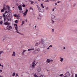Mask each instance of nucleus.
I'll list each match as a JSON object with an SVG mask.
<instances>
[{
	"label": "nucleus",
	"mask_w": 77,
	"mask_h": 77,
	"mask_svg": "<svg viewBox=\"0 0 77 77\" xmlns=\"http://www.w3.org/2000/svg\"><path fill=\"white\" fill-rule=\"evenodd\" d=\"M18 20H16L15 21V23H18Z\"/></svg>",
	"instance_id": "26"
},
{
	"label": "nucleus",
	"mask_w": 77,
	"mask_h": 77,
	"mask_svg": "<svg viewBox=\"0 0 77 77\" xmlns=\"http://www.w3.org/2000/svg\"><path fill=\"white\" fill-rule=\"evenodd\" d=\"M46 10H48V7H47L46 8Z\"/></svg>",
	"instance_id": "45"
},
{
	"label": "nucleus",
	"mask_w": 77,
	"mask_h": 77,
	"mask_svg": "<svg viewBox=\"0 0 77 77\" xmlns=\"http://www.w3.org/2000/svg\"><path fill=\"white\" fill-rule=\"evenodd\" d=\"M51 18L52 19H54V18H55V16L54 15H52L51 16Z\"/></svg>",
	"instance_id": "18"
},
{
	"label": "nucleus",
	"mask_w": 77,
	"mask_h": 77,
	"mask_svg": "<svg viewBox=\"0 0 77 77\" xmlns=\"http://www.w3.org/2000/svg\"><path fill=\"white\" fill-rule=\"evenodd\" d=\"M50 61V62H51V63L53 62V60H51Z\"/></svg>",
	"instance_id": "46"
},
{
	"label": "nucleus",
	"mask_w": 77,
	"mask_h": 77,
	"mask_svg": "<svg viewBox=\"0 0 77 77\" xmlns=\"http://www.w3.org/2000/svg\"><path fill=\"white\" fill-rule=\"evenodd\" d=\"M23 7H25L26 6V5H25L23 4V5H22Z\"/></svg>",
	"instance_id": "39"
},
{
	"label": "nucleus",
	"mask_w": 77,
	"mask_h": 77,
	"mask_svg": "<svg viewBox=\"0 0 77 77\" xmlns=\"http://www.w3.org/2000/svg\"><path fill=\"white\" fill-rule=\"evenodd\" d=\"M44 77V75H41L40 76V77Z\"/></svg>",
	"instance_id": "48"
},
{
	"label": "nucleus",
	"mask_w": 77,
	"mask_h": 77,
	"mask_svg": "<svg viewBox=\"0 0 77 77\" xmlns=\"http://www.w3.org/2000/svg\"><path fill=\"white\" fill-rule=\"evenodd\" d=\"M34 50V48H32L29 49H28V51H31V50Z\"/></svg>",
	"instance_id": "15"
},
{
	"label": "nucleus",
	"mask_w": 77,
	"mask_h": 77,
	"mask_svg": "<svg viewBox=\"0 0 77 77\" xmlns=\"http://www.w3.org/2000/svg\"><path fill=\"white\" fill-rule=\"evenodd\" d=\"M28 0V1H29V2H30L32 1L31 0Z\"/></svg>",
	"instance_id": "58"
},
{
	"label": "nucleus",
	"mask_w": 77,
	"mask_h": 77,
	"mask_svg": "<svg viewBox=\"0 0 77 77\" xmlns=\"http://www.w3.org/2000/svg\"><path fill=\"white\" fill-rule=\"evenodd\" d=\"M18 73H16V77H17V76H18Z\"/></svg>",
	"instance_id": "42"
},
{
	"label": "nucleus",
	"mask_w": 77,
	"mask_h": 77,
	"mask_svg": "<svg viewBox=\"0 0 77 77\" xmlns=\"http://www.w3.org/2000/svg\"><path fill=\"white\" fill-rule=\"evenodd\" d=\"M7 7L8 9V11H10V8H9V6H7Z\"/></svg>",
	"instance_id": "21"
},
{
	"label": "nucleus",
	"mask_w": 77,
	"mask_h": 77,
	"mask_svg": "<svg viewBox=\"0 0 77 77\" xmlns=\"http://www.w3.org/2000/svg\"><path fill=\"white\" fill-rule=\"evenodd\" d=\"M3 9L5 11V10H6L7 9L6 8V6H5V4H4L3 5Z\"/></svg>",
	"instance_id": "10"
},
{
	"label": "nucleus",
	"mask_w": 77,
	"mask_h": 77,
	"mask_svg": "<svg viewBox=\"0 0 77 77\" xmlns=\"http://www.w3.org/2000/svg\"><path fill=\"white\" fill-rule=\"evenodd\" d=\"M46 62H47L48 63H50V60L49 59H48L46 60Z\"/></svg>",
	"instance_id": "14"
},
{
	"label": "nucleus",
	"mask_w": 77,
	"mask_h": 77,
	"mask_svg": "<svg viewBox=\"0 0 77 77\" xmlns=\"http://www.w3.org/2000/svg\"><path fill=\"white\" fill-rule=\"evenodd\" d=\"M45 2H49L48 0H46L45 1Z\"/></svg>",
	"instance_id": "30"
},
{
	"label": "nucleus",
	"mask_w": 77,
	"mask_h": 77,
	"mask_svg": "<svg viewBox=\"0 0 77 77\" xmlns=\"http://www.w3.org/2000/svg\"><path fill=\"white\" fill-rule=\"evenodd\" d=\"M54 29H52V32H54Z\"/></svg>",
	"instance_id": "43"
},
{
	"label": "nucleus",
	"mask_w": 77,
	"mask_h": 77,
	"mask_svg": "<svg viewBox=\"0 0 77 77\" xmlns=\"http://www.w3.org/2000/svg\"><path fill=\"white\" fill-rule=\"evenodd\" d=\"M34 77H38V76H37V75H36L35 74V75H34Z\"/></svg>",
	"instance_id": "41"
},
{
	"label": "nucleus",
	"mask_w": 77,
	"mask_h": 77,
	"mask_svg": "<svg viewBox=\"0 0 77 77\" xmlns=\"http://www.w3.org/2000/svg\"><path fill=\"white\" fill-rule=\"evenodd\" d=\"M19 34H20V35H23V34H22V33H19Z\"/></svg>",
	"instance_id": "47"
},
{
	"label": "nucleus",
	"mask_w": 77,
	"mask_h": 77,
	"mask_svg": "<svg viewBox=\"0 0 77 77\" xmlns=\"http://www.w3.org/2000/svg\"><path fill=\"white\" fill-rule=\"evenodd\" d=\"M7 29L8 30H10L12 29V26H9V25H8L7 27Z\"/></svg>",
	"instance_id": "5"
},
{
	"label": "nucleus",
	"mask_w": 77,
	"mask_h": 77,
	"mask_svg": "<svg viewBox=\"0 0 77 77\" xmlns=\"http://www.w3.org/2000/svg\"><path fill=\"white\" fill-rule=\"evenodd\" d=\"M63 77H66V74L63 75Z\"/></svg>",
	"instance_id": "38"
},
{
	"label": "nucleus",
	"mask_w": 77,
	"mask_h": 77,
	"mask_svg": "<svg viewBox=\"0 0 77 77\" xmlns=\"http://www.w3.org/2000/svg\"><path fill=\"white\" fill-rule=\"evenodd\" d=\"M38 50H37V49H36V50L34 52H32V53H35V51H37V53H38Z\"/></svg>",
	"instance_id": "19"
},
{
	"label": "nucleus",
	"mask_w": 77,
	"mask_h": 77,
	"mask_svg": "<svg viewBox=\"0 0 77 77\" xmlns=\"http://www.w3.org/2000/svg\"><path fill=\"white\" fill-rule=\"evenodd\" d=\"M30 8L31 9H32V10H33V8H32V7H30Z\"/></svg>",
	"instance_id": "50"
},
{
	"label": "nucleus",
	"mask_w": 77,
	"mask_h": 77,
	"mask_svg": "<svg viewBox=\"0 0 77 77\" xmlns=\"http://www.w3.org/2000/svg\"><path fill=\"white\" fill-rule=\"evenodd\" d=\"M4 10L3 9H2V10H1V12H4Z\"/></svg>",
	"instance_id": "29"
},
{
	"label": "nucleus",
	"mask_w": 77,
	"mask_h": 77,
	"mask_svg": "<svg viewBox=\"0 0 77 77\" xmlns=\"http://www.w3.org/2000/svg\"><path fill=\"white\" fill-rule=\"evenodd\" d=\"M44 40H43L42 39V43H44Z\"/></svg>",
	"instance_id": "36"
},
{
	"label": "nucleus",
	"mask_w": 77,
	"mask_h": 77,
	"mask_svg": "<svg viewBox=\"0 0 77 77\" xmlns=\"http://www.w3.org/2000/svg\"><path fill=\"white\" fill-rule=\"evenodd\" d=\"M22 56H24V52H22Z\"/></svg>",
	"instance_id": "35"
},
{
	"label": "nucleus",
	"mask_w": 77,
	"mask_h": 77,
	"mask_svg": "<svg viewBox=\"0 0 77 77\" xmlns=\"http://www.w3.org/2000/svg\"><path fill=\"white\" fill-rule=\"evenodd\" d=\"M27 12H28V10L27 9L26 10V11L23 14V17H26V15H27Z\"/></svg>",
	"instance_id": "4"
},
{
	"label": "nucleus",
	"mask_w": 77,
	"mask_h": 77,
	"mask_svg": "<svg viewBox=\"0 0 77 77\" xmlns=\"http://www.w3.org/2000/svg\"><path fill=\"white\" fill-rule=\"evenodd\" d=\"M0 77H3V76L0 75Z\"/></svg>",
	"instance_id": "63"
},
{
	"label": "nucleus",
	"mask_w": 77,
	"mask_h": 77,
	"mask_svg": "<svg viewBox=\"0 0 77 77\" xmlns=\"http://www.w3.org/2000/svg\"><path fill=\"white\" fill-rule=\"evenodd\" d=\"M22 6L21 5H20L18 6V8H19V9L20 10V11H21L22 10Z\"/></svg>",
	"instance_id": "8"
},
{
	"label": "nucleus",
	"mask_w": 77,
	"mask_h": 77,
	"mask_svg": "<svg viewBox=\"0 0 77 77\" xmlns=\"http://www.w3.org/2000/svg\"><path fill=\"white\" fill-rule=\"evenodd\" d=\"M1 66H2V67H3V66H3V65H1Z\"/></svg>",
	"instance_id": "61"
},
{
	"label": "nucleus",
	"mask_w": 77,
	"mask_h": 77,
	"mask_svg": "<svg viewBox=\"0 0 77 77\" xmlns=\"http://www.w3.org/2000/svg\"><path fill=\"white\" fill-rule=\"evenodd\" d=\"M4 24H5V25H8V26L9 25V24H10V23L8 22H5V23Z\"/></svg>",
	"instance_id": "13"
},
{
	"label": "nucleus",
	"mask_w": 77,
	"mask_h": 77,
	"mask_svg": "<svg viewBox=\"0 0 77 77\" xmlns=\"http://www.w3.org/2000/svg\"><path fill=\"white\" fill-rule=\"evenodd\" d=\"M75 77H77V74H75Z\"/></svg>",
	"instance_id": "53"
},
{
	"label": "nucleus",
	"mask_w": 77,
	"mask_h": 77,
	"mask_svg": "<svg viewBox=\"0 0 77 77\" xmlns=\"http://www.w3.org/2000/svg\"><path fill=\"white\" fill-rule=\"evenodd\" d=\"M75 5H76L75 4H74L73 5V6L74 7L75 6Z\"/></svg>",
	"instance_id": "54"
},
{
	"label": "nucleus",
	"mask_w": 77,
	"mask_h": 77,
	"mask_svg": "<svg viewBox=\"0 0 77 77\" xmlns=\"http://www.w3.org/2000/svg\"><path fill=\"white\" fill-rule=\"evenodd\" d=\"M38 10L40 12H42V10L41 9L40 7L38 8Z\"/></svg>",
	"instance_id": "12"
},
{
	"label": "nucleus",
	"mask_w": 77,
	"mask_h": 77,
	"mask_svg": "<svg viewBox=\"0 0 77 77\" xmlns=\"http://www.w3.org/2000/svg\"><path fill=\"white\" fill-rule=\"evenodd\" d=\"M16 55V54L15 53V52H13V54H12V56H15V55Z\"/></svg>",
	"instance_id": "11"
},
{
	"label": "nucleus",
	"mask_w": 77,
	"mask_h": 77,
	"mask_svg": "<svg viewBox=\"0 0 77 77\" xmlns=\"http://www.w3.org/2000/svg\"><path fill=\"white\" fill-rule=\"evenodd\" d=\"M57 5V3H55V6H56V5Z\"/></svg>",
	"instance_id": "59"
},
{
	"label": "nucleus",
	"mask_w": 77,
	"mask_h": 77,
	"mask_svg": "<svg viewBox=\"0 0 77 77\" xmlns=\"http://www.w3.org/2000/svg\"><path fill=\"white\" fill-rule=\"evenodd\" d=\"M26 51H27L26 50H23V52L24 53V52H26Z\"/></svg>",
	"instance_id": "40"
},
{
	"label": "nucleus",
	"mask_w": 77,
	"mask_h": 77,
	"mask_svg": "<svg viewBox=\"0 0 77 77\" xmlns=\"http://www.w3.org/2000/svg\"><path fill=\"white\" fill-rule=\"evenodd\" d=\"M0 24L1 25L2 24H3V22L2 21H1L0 22Z\"/></svg>",
	"instance_id": "32"
},
{
	"label": "nucleus",
	"mask_w": 77,
	"mask_h": 77,
	"mask_svg": "<svg viewBox=\"0 0 77 77\" xmlns=\"http://www.w3.org/2000/svg\"><path fill=\"white\" fill-rule=\"evenodd\" d=\"M38 18L39 20L41 19V17L40 16H39L38 17Z\"/></svg>",
	"instance_id": "22"
},
{
	"label": "nucleus",
	"mask_w": 77,
	"mask_h": 77,
	"mask_svg": "<svg viewBox=\"0 0 77 77\" xmlns=\"http://www.w3.org/2000/svg\"><path fill=\"white\" fill-rule=\"evenodd\" d=\"M41 70V67H38L37 68V71L38 72H40Z\"/></svg>",
	"instance_id": "6"
},
{
	"label": "nucleus",
	"mask_w": 77,
	"mask_h": 77,
	"mask_svg": "<svg viewBox=\"0 0 77 77\" xmlns=\"http://www.w3.org/2000/svg\"><path fill=\"white\" fill-rule=\"evenodd\" d=\"M24 21H22V24H21V26H22L24 24Z\"/></svg>",
	"instance_id": "25"
},
{
	"label": "nucleus",
	"mask_w": 77,
	"mask_h": 77,
	"mask_svg": "<svg viewBox=\"0 0 77 77\" xmlns=\"http://www.w3.org/2000/svg\"><path fill=\"white\" fill-rule=\"evenodd\" d=\"M35 3L36 4V6L38 7V8H39V5H38V2H35Z\"/></svg>",
	"instance_id": "16"
},
{
	"label": "nucleus",
	"mask_w": 77,
	"mask_h": 77,
	"mask_svg": "<svg viewBox=\"0 0 77 77\" xmlns=\"http://www.w3.org/2000/svg\"><path fill=\"white\" fill-rule=\"evenodd\" d=\"M16 31L17 33H19L20 32H18V29H17Z\"/></svg>",
	"instance_id": "37"
},
{
	"label": "nucleus",
	"mask_w": 77,
	"mask_h": 77,
	"mask_svg": "<svg viewBox=\"0 0 77 77\" xmlns=\"http://www.w3.org/2000/svg\"><path fill=\"white\" fill-rule=\"evenodd\" d=\"M63 49H65V47H64V48H63Z\"/></svg>",
	"instance_id": "64"
},
{
	"label": "nucleus",
	"mask_w": 77,
	"mask_h": 77,
	"mask_svg": "<svg viewBox=\"0 0 77 77\" xmlns=\"http://www.w3.org/2000/svg\"><path fill=\"white\" fill-rule=\"evenodd\" d=\"M18 26H16L15 27V29L16 30H18Z\"/></svg>",
	"instance_id": "24"
},
{
	"label": "nucleus",
	"mask_w": 77,
	"mask_h": 77,
	"mask_svg": "<svg viewBox=\"0 0 77 77\" xmlns=\"http://www.w3.org/2000/svg\"><path fill=\"white\" fill-rule=\"evenodd\" d=\"M35 61H34L32 63V65L31 66V68H32V69H34L35 68Z\"/></svg>",
	"instance_id": "3"
},
{
	"label": "nucleus",
	"mask_w": 77,
	"mask_h": 77,
	"mask_svg": "<svg viewBox=\"0 0 77 77\" xmlns=\"http://www.w3.org/2000/svg\"><path fill=\"white\" fill-rule=\"evenodd\" d=\"M66 77H68L69 76H70V75L69 74V72H67L66 73Z\"/></svg>",
	"instance_id": "9"
},
{
	"label": "nucleus",
	"mask_w": 77,
	"mask_h": 77,
	"mask_svg": "<svg viewBox=\"0 0 77 77\" xmlns=\"http://www.w3.org/2000/svg\"><path fill=\"white\" fill-rule=\"evenodd\" d=\"M9 14V13L7 14L6 15L5 17L6 18L7 20L8 21H11V19L12 17L11 16H7V15Z\"/></svg>",
	"instance_id": "1"
},
{
	"label": "nucleus",
	"mask_w": 77,
	"mask_h": 77,
	"mask_svg": "<svg viewBox=\"0 0 77 77\" xmlns=\"http://www.w3.org/2000/svg\"><path fill=\"white\" fill-rule=\"evenodd\" d=\"M16 15L17 14H14L13 16H14V17H17V15Z\"/></svg>",
	"instance_id": "28"
},
{
	"label": "nucleus",
	"mask_w": 77,
	"mask_h": 77,
	"mask_svg": "<svg viewBox=\"0 0 77 77\" xmlns=\"http://www.w3.org/2000/svg\"><path fill=\"white\" fill-rule=\"evenodd\" d=\"M3 17H4V21H5L6 20V19L5 18V17H6V14H4L3 15Z\"/></svg>",
	"instance_id": "7"
},
{
	"label": "nucleus",
	"mask_w": 77,
	"mask_h": 77,
	"mask_svg": "<svg viewBox=\"0 0 77 77\" xmlns=\"http://www.w3.org/2000/svg\"><path fill=\"white\" fill-rule=\"evenodd\" d=\"M49 48H49V47L48 48H47V50H48V49H49Z\"/></svg>",
	"instance_id": "57"
},
{
	"label": "nucleus",
	"mask_w": 77,
	"mask_h": 77,
	"mask_svg": "<svg viewBox=\"0 0 77 77\" xmlns=\"http://www.w3.org/2000/svg\"><path fill=\"white\" fill-rule=\"evenodd\" d=\"M17 18H18V19H19V17H20V16H17Z\"/></svg>",
	"instance_id": "49"
},
{
	"label": "nucleus",
	"mask_w": 77,
	"mask_h": 77,
	"mask_svg": "<svg viewBox=\"0 0 77 77\" xmlns=\"http://www.w3.org/2000/svg\"><path fill=\"white\" fill-rule=\"evenodd\" d=\"M38 43H36L35 44V46H38Z\"/></svg>",
	"instance_id": "33"
},
{
	"label": "nucleus",
	"mask_w": 77,
	"mask_h": 77,
	"mask_svg": "<svg viewBox=\"0 0 77 77\" xmlns=\"http://www.w3.org/2000/svg\"><path fill=\"white\" fill-rule=\"evenodd\" d=\"M4 39H3V38L2 39V41H5V38H7V39H9V37L6 35H5L4 36Z\"/></svg>",
	"instance_id": "2"
},
{
	"label": "nucleus",
	"mask_w": 77,
	"mask_h": 77,
	"mask_svg": "<svg viewBox=\"0 0 77 77\" xmlns=\"http://www.w3.org/2000/svg\"><path fill=\"white\" fill-rule=\"evenodd\" d=\"M7 13H8V11H7L6 10L5 12V14H7Z\"/></svg>",
	"instance_id": "34"
},
{
	"label": "nucleus",
	"mask_w": 77,
	"mask_h": 77,
	"mask_svg": "<svg viewBox=\"0 0 77 77\" xmlns=\"http://www.w3.org/2000/svg\"><path fill=\"white\" fill-rule=\"evenodd\" d=\"M2 72V70H0V72Z\"/></svg>",
	"instance_id": "56"
},
{
	"label": "nucleus",
	"mask_w": 77,
	"mask_h": 77,
	"mask_svg": "<svg viewBox=\"0 0 77 77\" xmlns=\"http://www.w3.org/2000/svg\"><path fill=\"white\" fill-rule=\"evenodd\" d=\"M49 47H53V46L52 45H50Z\"/></svg>",
	"instance_id": "55"
},
{
	"label": "nucleus",
	"mask_w": 77,
	"mask_h": 77,
	"mask_svg": "<svg viewBox=\"0 0 77 77\" xmlns=\"http://www.w3.org/2000/svg\"><path fill=\"white\" fill-rule=\"evenodd\" d=\"M3 51H0V55L2 54V53H3Z\"/></svg>",
	"instance_id": "31"
},
{
	"label": "nucleus",
	"mask_w": 77,
	"mask_h": 77,
	"mask_svg": "<svg viewBox=\"0 0 77 77\" xmlns=\"http://www.w3.org/2000/svg\"><path fill=\"white\" fill-rule=\"evenodd\" d=\"M63 76V74H61L60 75V77H62V76Z\"/></svg>",
	"instance_id": "44"
},
{
	"label": "nucleus",
	"mask_w": 77,
	"mask_h": 77,
	"mask_svg": "<svg viewBox=\"0 0 77 77\" xmlns=\"http://www.w3.org/2000/svg\"><path fill=\"white\" fill-rule=\"evenodd\" d=\"M57 3H60V1H59L58 2H57Z\"/></svg>",
	"instance_id": "51"
},
{
	"label": "nucleus",
	"mask_w": 77,
	"mask_h": 77,
	"mask_svg": "<svg viewBox=\"0 0 77 77\" xmlns=\"http://www.w3.org/2000/svg\"><path fill=\"white\" fill-rule=\"evenodd\" d=\"M15 26H16V27H17V24H15L14 25Z\"/></svg>",
	"instance_id": "52"
},
{
	"label": "nucleus",
	"mask_w": 77,
	"mask_h": 77,
	"mask_svg": "<svg viewBox=\"0 0 77 77\" xmlns=\"http://www.w3.org/2000/svg\"><path fill=\"white\" fill-rule=\"evenodd\" d=\"M52 21L53 22V23H54V21H53V20H52Z\"/></svg>",
	"instance_id": "60"
},
{
	"label": "nucleus",
	"mask_w": 77,
	"mask_h": 77,
	"mask_svg": "<svg viewBox=\"0 0 77 77\" xmlns=\"http://www.w3.org/2000/svg\"><path fill=\"white\" fill-rule=\"evenodd\" d=\"M41 7H42V8H44V6H43V4H41Z\"/></svg>",
	"instance_id": "20"
},
{
	"label": "nucleus",
	"mask_w": 77,
	"mask_h": 77,
	"mask_svg": "<svg viewBox=\"0 0 77 77\" xmlns=\"http://www.w3.org/2000/svg\"><path fill=\"white\" fill-rule=\"evenodd\" d=\"M52 11H54V9H53L52 10Z\"/></svg>",
	"instance_id": "62"
},
{
	"label": "nucleus",
	"mask_w": 77,
	"mask_h": 77,
	"mask_svg": "<svg viewBox=\"0 0 77 77\" xmlns=\"http://www.w3.org/2000/svg\"><path fill=\"white\" fill-rule=\"evenodd\" d=\"M30 2H31V4H33V3H34V2L32 1H31Z\"/></svg>",
	"instance_id": "27"
},
{
	"label": "nucleus",
	"mask_w": 77,
	"mask_h": 77,
	"mask_svg": "<svg viewBox=\"0 0 77 77\" xmlns=\"http://www.w3.org/2000/svg\"><path fill=\"white\" fill-rule=\"evenodd\" d=\"M60 61H61L62 62H63V59L61 57H60Z\"/></svg>",
	"instance_id": "17"
},
{
	"label": "nucleus",
	"mask_w": 77,
	"mask_h": 77,
	"mask_svg": "<svg viewBox=\"0 0 77 77\" xmlns=\"http://www.w3.org/2000/svg\"><path fill=\"white\" fill-rule=\"evenodd\" d=\"M13 76H14L15 75V72H13V75H12Z\"/></svg>",
	"instance_id": "23"
}]
</instances>
